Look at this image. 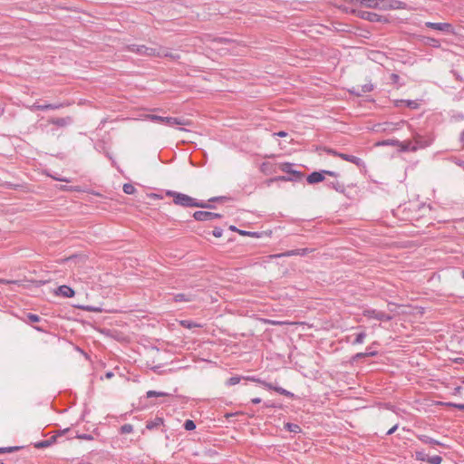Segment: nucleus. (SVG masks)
I'll return each mask as SVG.
<instances>
[{
    "mask_svg": "<svg viewBox=\"0 0 464 464\" xmlns=\"http://www.w3.org/2000/svg\"><path fill=\"white\" fill-rule=\"evenodd\" d=\"M165 50V53H167V55H161L160 57H169L173 60H177L179 58V54H176V53H172L170 52H169L167 49L163 48Z\"/></svg>",
    "mask_w": 464,
    "mask_h": 464,
    "instance_id": "47",
    "label": "nucleus"
},
{
    "mask_svg": "<svg viewBox=\"0 0 464 464\" xmlns=\"http://www.w3.org/2000/svg\"><path fill=\"white\" fill-rule=\"evenodd\" d=\"M238 234L241 236H248V237H256V238L261 237V233L256 232V231L238 230Z\"/></svg>",
    "mask_w": 464,
    "mask_h": 464,
    "instance_id": "29",
    "label": "nucleus"
},
{
    "mask_svg": "<svg viewBox=\"0 0 464 464\" xmlns=\"http://www.w3.org/2000/svg\"><path fill=\"white\" fill-rule=\"evenodd\" d=\"M454 162L456 165L462 167L464 169V161L459 159H455Z\"/></svg>",
    "mask_w": 464,
    "mask_h": 464,
    "instance_id": "58",
    "label": "nucleus"
},
{
    "mask_svg": "<svg viewBox=\"0 0 464 464\" xmlns=\"http://www.w3.org/2000/svg\"><path fill=\"white\" fill-rule=\"evenodd\" d=\"M261 385H262V386H264L265 388H266L267 390H272V391H275V392H276V389H277V387H278V386L274 385V384H273V383H271V382H266V381H264V380H263V382H262V384H261Z\"/></svg>",
    "mask_w": 464,
    "mask_h": 464,
    "instance_id": "40",
    "label": "nucleus"
},
{
    "mask_svg": "<svg viewBox=\"0 0 464 464\" xmlns=\"http://www.w3.org/2000/svg\"><path fill=\"white\" fill-rule=\"evenodd\" d=\"M241 380H244V376H237V375L232 376L229 379H227V381L226 382V384L227 386H234L236 384H238Z\"/></svg>",
    "mask_w": 464,
    "mask_h": 464,
    "instance_id": "26",
    "label": "nucleus"
},
{
    "mask_svg": "<svg viewBox=\"0 0 464 464\" xmlns=\"http://www.w3.org/2000/svg\"><path fill=\"white\" fill-rule=\"evenodd\" d=\"M122 190H123V192L125 194L132 195V194L135 193L136 188H135V187L132 184L126 183V184L123 185Z\"/></svg>",
    "mask_w": 464,
    "mask_h": 464,
    "instance_id": "30",
    "label": "nucleus"
},
{
    "mask_svg": "<svg viewBox=\"0 0 464 464\" xmlns=\"http://www.w3.org/2000/svg\"><path fill=\"white\" fill-rule=\"evenodd\" d=\"M260 169L265 174H271L276 171L273 164H271L270 162H263L260 167Z\"/></svg>",
    "mask_w": 464,
    "mask_h": 464,
    "instance_id": "22",
    "label": "nucleus"
},
{
    "mask_svg": "<svg viewBox=\"0 0 464 464\" xmlns=\"http://www.w3.org/2000/svg\"><path fill=\"white\" fill-rule=\"evenodd\" d=\"M19 281L16 280H6V279H0V284H18Z\"/></svg>",
    "mask_w": 464,
    "mask_h": 464,
    "instance_id": "55",
    "label": "nucleus"
},
{
    "mask_svg": "<svg viewBox=\"0 0 464 464\" xmlns=\"http://www.w3.org/2000/svg\"><path fill=\"white\" fill-rule=\"evenodd\" d=\"M226 198H227L226 197H213V198H209L207 203L210 204V203H213V202H222Z\"/></svg>",
    "mask_w": 464,
    "mask_h": 464,
    "instance_id": "49",
    "label": "nucleus"
},
{
    "mask_svg": "<svg viewBox=\"0 0 464 464\" xmlns=\"http://www.w3.org/2000/svg\"><path fill=\"white\" fill-rule=\"evenodd\" d=\"M56 440H57V436H52L51 438H49L46 440L49 441L50 442V446H52L53 443H55Z\"/></svg>",
    "mask_w": 464,
    "mask_h": 464,
    "instance_id": "61",
    "label": "nucleus"
},
{
    "mask_svg": "<svg viewBox=\"0 0 464 464\" xmlns=\"http://www.w3.org/2000/svg\"><path fill=\"white\" fill-rule=\"evenodd\" d=\"M290 175L291 176L289 177L291 179V181H300L304 177L301 171L295 169H293V172Z\"/></svg>",
    "mask_w": 464,
    "mask_h": 464,
    "instance_id": "31",
    "label": "nucleus"
},
{
    "mask_svg": "<svg viewBox=\"0 0 464 464\" xmlns=\"http://www.w3.org/2000/svg\"><path fill=\"white\" fill-rule=\"evenodd\" d=\"M244 380H246V381H251V382H256V383H259V384H262V382L263 380L260 379V378H257L256 376H244Z\"/></svg>",
    "mask_w": 464,
    "mask_h": 464,
    "instance_id": "46",
    "label": "nucleus"
},
{
    "mask_svg": "<svg viewBox=\"0 0 464 464\" xmlns=\"http://www.w3.org/2000/svg\"><path fill=\"white\" fill-rule=\"evenodd\" d=\"M338 157L341 158L343 160L352 162V163L355 164L358 167H363L364 166V161L361 158H359V157H356V156H353V155H350V154H346V153L338 154Z\"/></svg>",
    "mask_w": 464,
    "mask_h": 464,
    "instance_id": "16",
    "label": "nucleus"
},
{
    "mask_svg": "<svg viewBox=\"0 0 464 464\" xmlns=\"http://www.w3.org/2000/svg\"><path fill=\"white\" fill-rule=\"evenodd\" d=\"M325 179V169L320 171H313L306 178L309 184H315L324 181Z\"/></svg>",
    "mask_w": 464,
    "mask_h": 464,
    "instance_id": "9",
    "label": "nucleus"
},
{
    "mask_svg": "<svg viewBox=\"0 0 464 464\" xmlns=\"http://www.w3.org/2000/svg\"><path fill=\"white\" fill-rule=\"evenodd\" d=\"M48 447H50V442L47 441L46 440L34 443V448L36 449H44Z\"/></svg>",
    "mask_w": 464,
    "mask_h": 464,
    "instance_id": "37",
    "label": "nucleus"
},
{
    "mask_svg": "<svg viewBox=\"0 0 464 464\" xmlns=\"http://www.w3.org/2000/svg\"><path fill=\"white\" fill-rule=\"evenodd\" d=\"M183 427L186 430L191 431L196 429V423L192 420H186Z\"/></svg>",
    "mask_w": 464,
    "mask_h": 464,
    "instance_id": "34",
    "label": "nucleus"
},
{
    "mask_svg": "<svg viewBox=\"0 0 464 464\" xmlns=\"http://www.w3.org/2000/svg\"><path fill=\"white\" fill-rule=\"evenodd\" d=\"M69 122H71V118H57L53 121V124L61 127L67 125Z\"/></svg>",
    "mask_w": 464,
    "mask_h": 464,
    "instance_id": "28",
    "label": "nucleus"
},
{
    "mask_svg": "<svg viewBox=\"0 0 464 464\" xmlns=\"http://www.w3.org/2000/svg\"><path fill=\"white\" fill-rule=\"evenodd\" d=\"M399 78H400V77H399V75H398V74H396V73H392V80L394 82H396L399 80Z\"/></svg>",
    "mask_w": 464,
    "mask_h": 464,
    "instance_id": "63",
    "label": "nucleus"
},
{
    "mask_svg": "<svg viewBox=\"0 0 464 464\" xmlns=\"http://www.w3.org/2000/svg\"><path fill=\"white\" fill-rule=\"evenodd\" d=\"M358 14L362 19H364V20H367L370 22H382V16L376 13H373V12L359 11Z\"/></svg>",
    "mask_w": 464,
    "mask_h": 464,
    "instance_id": "12",
    "label": "nucleus"
},
{
    "mask_svg": "<svg viewBox=\"0 0 464 464\" xmlns=\"http://www.w3.org/2000/svg\"><path fill=\"white\" fill-rule=\"evenodd\" d=\"M63 103H44V104L34 103L32 106V110L44 111L47 110H57V109L63 108Z\"/></svg>",
    "mask_w": 464,
    "mask_h": 464,
    "instance_id": "14",
    "label": "nucleus"
},
{
    "mask_svg": "<svg viewBox=\"0 0 464 464\" xmlns=\"http://www.w3.org/2000/svg\"><path fill=\"white\" fill-rule=\"evenodd\" d=\"M18 449H19V447H3V448H0V454L1 453H10L14 450H17Z\"/></svg>",
    "mask_w": 464,
    "mask_h": 464,
    "instance_id": "42",
    "label": "nucleus"
},
{
    "mask_svg": "<svg viewBox=\"0 0 464 464\" xmlns=\"http://www.w3.org/2000/svg\"><path fill=\"white\" fill-rule=\"evenodd\" d=\"M291 181V179L289 176H277L276 178H273L270 179V182H273V181Z\"/></svg>",
    "mask_w": 464,
    "mask_h": 464,
    "instance_id": "45",
    "label": "nucleus"
},
{
    "mask_svg": "<svg viewBox=\"0 0 464 464\" xmlns=\"http://www.w3.org/2000/svg\"><path fill=\"white\" fill-rule=\"evenodd\" d=\"M293 164L290 162H284L279 164V169L285 173L291 174L293 172Z\"/></svg>",
    "mask_w": 464,
    "mask_h": 464,
    "instance_id": "24",
    "label": "nucleus"
},
{
    "mask_svg": "<svg viewBox=\"0 0 464 464\" xmlns=\"http://www.w3.org/2000/svg\"><path fill=\"white\" fill-rule=\"evenodd\" d=\"M261 401H261V399H260V398H258V397H256V398H253V399L251 400V402H252L253 404H258V403H260Z\"/></svg>",
    "mask_w": 464,
    "mask_h": 464,
    "instance_id": "62",
    "label": "nucleus"
},
{
    "mask_svg": "<svg viewBox=\"0 0 464 464\" xmlns=\"http://www.w3.org/2000/svg\"><path fill=\"white\" fill-rule=\"evenodd\" d=\"M399 140H384L382 141H380L378 142V145H382V146H394V145H397L399 144Z\"/></svg>",
    "mask_w": 464,
    "mask_h": 464,
    "instance_id": "36",
    "label": "nucleus"
},
{
    "mask_svg": "<svg viewBox=\"0 0 464 464\" xmlns=\"http://www.w3.org/2000/svg\"><path fill=\"white\" fill-rule=\"evenodd\" d=\"M76 438L79 440H93V436L91 434H87V433H78L76 435Z\"/></svg>",
    "mask_w": 464,
    "mask_h": 464,
    "instance_id": "38",
    "label": "nucleus"
},
{
    "mask_svg": "<svg viewBox=\"0 0 464 464\" xmlns=\"http://www.w3.org/2000/svg\"><path fill=\"white\" fill-rule=\"evenodd\" d=\"M276 392H278L279 394L285 395V396H286L288 398H291V399L295 398V395L293 392H289V391H287V390H285V389H284V388H282L280 386L277 387Z\"/></svg>",
    "mask_w": 464,
    "mask_h": 464,
    "instance_id": "32",
    "label": "nucleus"
},
{
    "mask_svg": "<svg viewBox=\"0 0 464 464\" xmlns=\"http://www.w3.org/2000/svg\"><path fill=\"white\" fill-rule=\"evenodd\" d=\"M362 315L370 319H376L383 322H389L392 319L391 314L372 308L364 309L362 311Z\"/></svg>",
    "mask_w": 464,
    "mask_h": 464,
    "instance_id": "5",
    "label": "nucleus"
},
{
    "mask_svg": "<svg viewBox=\"0 0 464 464\" xmlns=\"http://www.w3.org/2000/svg\"><path fill=\"white\" fill-rule=\"evenodd\" d=\"M166 195L173 198V202L181 207L185 208H214L215 207L211 204L207 203L204 200H198L187 194L177 192L174 190H167Z\"/></svg>",
    "mask_w": 464,
    "mask_h": 464,
    "instance_id": "2",
    "label": "nucleus"
},
{
    "mask_svg": "<svg viewBox=\"0 0 464 464\" xmlns=\"http://www.w3.org/2000/svg\"><path fill=\"white\" fill-rule=\"evenodd\" d=\"M56 295L63 296V297H72L75 294L74 290L66 285H60L56 290Z\"/></svg>",
    "mask_w": 464,
    "mask_h": 464,
    "instance_id": "17",
    "label": "nucleus"
},
{
    "mask_svg": "<svg viewBox=\"0 0 464 464\" xmlns=\"http://www.w3.org/2000/svg\"><path fill=\"white\" fill-rule=\"evenodd\" d=\"M372 90V84H365L362 86V92H371Z\"/></svg>",
    "mask_w": 464,
    "mask_h": 464,
    "instance_id": "56",
    "label": "nucleus"
},
{
    "mask_svg": "<svg viewBox=\"0 0 464 464\" xmlns=\"http://www.w3.org/2000/svg\"><path fill=\"white\" fill-rule=\"evenodd\" d=\"M126 51L144 56H161L167 55L163 47L151 48L143 44H128Z\"/></svg>",
    "mask_w": 464,
    "mask_h": 464,
    "instance_id": "3",
    "label": "nucleus"
},
{
    "mask_svg": "<svg viewBox=\"0 0 464 464\" xmlns=\"http://www.w3.org/2000/svg\"><path fill=\"white\" fill-rule=\"evenodd\" d=\"M431 139H424L420 135H416L414 137V144L412 145L411 151L427 148L431 144Z\"/></svg>",
    "mask_w": 464,
    "mask_h": 464,
    "instance_id": "8",
    "label": "nucleus"
},
{
    "mask_svg": "<svg viewBox=\"0 0 464 464\" xmlns=\"http://www.w3.org/2000/svg\"><path fill=\"white\" fill-rule=\"evenodd\" d=\"M366 337V333L364 331H362L358 333L354 338V340L352 342L353 345L361 344L364 342V339Z\"/></svg>",
    "mask_w": 464,
    "mask_h": 464,
    "instance_id": "25",
    "label": "nucleus"
},
{
    "mask_svg": "<svg viewBox=\"0 0 464 464\" xmlns=\"http://www.w3.org/2000/svg\"><path fill=\"white\" fill-rule=\"evenodd\" d=\"M448 407L456 408L461 411H464V403H455V402H447L445 403Z\"/></svg>",
    "mask_w": 464,
    "mask_h": 464,
    "instance_id": "41",
    "label": "nucleus"
},
{
    "mask_svg": "<svg viewBox=\"0 0 464 464\" xmlns=\"http://www.w3.org/2000/svg\"><path fill=\"white\" fill-rule=\"evenodd\" d=\"M377 351L372 350V347H367L366 351L364 352V354L366 357H373L377 355Z\"/></svg>",
    "mask_w": 464,
    "mask_h": 464,
    "instance_id": "44",
    "label": "nucleus"
},
{
    "mask_svg": "<svg viewBox=\"0 0 464 464\" xmlns=\"http://www.w3.org/2000/svg\"><path fill=\"white\" fill-rule=\"evenodd\" d=\"M214 41L217 43H219V44H227V43L231 42L229 39L225 38V37H218V38H216Z\"/></svg>",
    "mask_w": 464,
    "mask_h": 464,
    "instance_id": "51",
    "label": "nucleus"
},
{
    "mask_svg": "<svg viewBox=\"0 0 464 464\" xmlns=\"http://www.w3.org/2000/svg\"><path fill=\"white\" fill-rule=\"evenodd\" d=\"M181 325L186 327V328H188V329H191L195 326H198L197 324L191 322V321H188V320H183L180 322Z\"/></svg>",
    "mask_w": 464,
    "mask_h": 464,
    "instance_id": "39",
    "label": "nucleus"
},
{
    "mask_svg": "<svg viewBox=\"0 0 464 464\" xmlns=\"http://www.w3.org/2000/svg\"><path fill=\"white\" fill-rule=\"evenodd\" d=\"M169 394L163 392H157V391H148L146 393L147 398H153V397H165L169 396Z\"/></svg>",
    "mask_w": 464,
    "mask_h": 464,
    "instance_id": "27",
    "label": "nucleus"
},
{
    "mask_svg": "<svg viewBox=\"0 0 464 464\" xmlns=\"http://www.w3.org/2000/svg\"><path fill=\"white\" fill-rule=\"evenodd\" d=\"M311 252H313V249H311V248H307V247L297 248V249L288 250L285 253L278 255V256H304L307 254H310Z\"/></svg>",
    "mask_w": 464,
    "mask_h": 464,
    "instance_id": "13",
    "label": "nucleus"
},
{
    "mask_svg": "<svg viewBox=\"0 0 464 464\" xmlns=\"http://www.w3.org/2000/svg\"><path fill=\"white\" fill-rule=\"evenodd\" d=\"M52 178L58 181H64V182H70L71 180L66 178H60L58 176H52Z\"/></svg>",
    "mask_w": 464,
    "mask_h": 464,
    "instance_id": "57",
    "label": "nucleus"
},
{
    "mask_svg": "<svg viewBox=\"0 0 464 464\" xmlns=\"http://www.w3.org/2000/svg\"><path fill=\"white\" fill-rule=\"evenodd\" d=\"M354 7H365L381 11L405 8L406 4L399 0H349Z\"/></svg>",
    "mask_w": 464,
    "mask_h": 464,
    "instance_id": "1",
    "label": "nucleus"
},
{
    "mask_svg": "<svg viewBox=\"0 0 464 464\" xmlns=\"http://www.w3.org/2000/svg\"><path fill=\"white\" fill-rule=\"evenodd\" d=\"M27 318L31 323H37L40 321V316L35 314H28Z\"/></svg>",
    "mask_w": 464,
    "mask_h": 464,
    "instance_id": "43",
    "label": "nucleus"
},
{
    "mask_svg": "<svg viewBox=\"0 0 464 464\" xmlns=\"http://www.w3.org/2000/svg\"><path fill=\"white\" fill-rule=\"evenodd\" d=\"M163 418L156 417L154 420H148L146 423V429L151 430L163 425Z\"/></svg>",
    "mask_w": 464,
    "mask_h": 464,
    "instance_id": "18",
    "label": "nucleus"
},
{
    "mask_svg": "<svg viewBox=\"0 0 464 464\" xmlns=\"http://www.w3.org/2000/svg\"><path fill=\"white\" fill-rule=\"evenodd\" d=\"M325 151H326L328 154H330V155H334V156H336V157H338V154H342V152H338V151H336V150H333V149H327V150H325Z\"/></svg>",
    "mask_w": 464,
    "mask_h": 464,
    "instance_id": "53",
    "label": "nucleus"
},
{
    "mask_svg": "<svg viewBox=\"0 0 464 464\" xmlns=\"http://www.w3.org/2000/svg\"><path fill=\"white\" fill-rule=\"evenodd\" d=\"M264 406L266 408H275L276 407V405L272 401H265L264 402Z\"/></svg>",
    "mask_w": 464,
    "mask_h": 464,
    "instance_id": "59",
    "label": "nucleus"
},
{
    "mask_svg": "<svg viewBox=\"0 0 464 464\" xmlns=\"http://www.w3.org/2000/svg\"><path fill=\"white\" fill-rule=\"evenodd\" d=\"M285 429L293 433H300L302 431L301 427L296 423L286 422L285 423Z\"/></svg>",
    "mask_w": 464,
    "mask_h": 464,
    "instance_id": "21",
    "label": "nucleus"
},
{
    "mask_svg": "<svg viewBox=\"0 0 464 464\" xmlns=\"http://www.w3.org/2000/svg\"><path fill=\"white\" fill-rule=\"evenodd\" d=\"M442 462V458L439 455L429 456L427 463L429 464H440Z\"/></svg>",
    "mask_w": 464,
    "mask_h": 464,
    "instance_id": "33",
    "label": "nucleus"
},
{
    "mask_svg": "<svg viewBox=\"0 0 464 464\" xmlns=\"http://www.w3.org/2000/svg\"><path fill=\"white\" fill-rule=\"evenodd\" d=\"M412 145L411 142H408L406 144H402L401 145V150L403 151H409V150H411V148H412Z\"/></svg>",
    "mask_w": 464,
    "mask_h": 464,
    "instance_id": "50",
    "label": "nucleus"
},
{
    "mask_svg": "<svg viewBox=\"0 0 464 464\" xmlns=\"http://www.w3.org/2000/svg\"><path fill=\"white\" fill-rule=\"evenodd\" d=\"M223 216L219 213L210 212V211H204V210H198L194 212L193 218L197 221H211L216 218H221Z\"/></svg>",
    "mask_w": 464,
    "mask_h": 464,
    "instance_id": "7",
    "label": "nucleus"
},
{
    "mask_svg": "<svg viewBox=\"0 0 464 464\" xmlns=\"http://www.w3.org/2000/svg\"><path fill=\"white\" fill-rule=\"evenodd\" d=\"M132 431H133V426L129 423L122 425L120 429V432L121 434H129V433H131Z\"/></svg>",
    "mask_w": 464,
    "mask_h": 464,
    "instance_id": "35",
    "label": "nucleus"
},
{
    "mask_svg": "<svg viewBox=\"0 0 464 464\" xmlns=\"http://www.w3.org/2000/svg\"><path fill=\"white\" fill-rule=\"evenodd\" d=\"M195 298H196V295L192 293H179V294L173 295V301L176 303H179V302L188 303V302L194 301Z\"/></svg>",
    "mask_w": 464,
    "mask_h": 464,
    "instance_id": "15",
    "label": "nucleus"
},
{
    "mask_svg": "<svg viewBox=\"0 0 464 464\" xmlns=\"http://www.w3.org/2000/svg\"><path fill=\"white\" fill-rule=\"evenodd\" d=\"M393 103H394V106L397 108L401 107V106H406L410 109L416 110L420 107V103L415 100L400 99V100H395L393 102Z\"/></svg>",
    "mask_w": 464,
    "mask_h": 464,
    "instance_id": "10",
    "label": "nucleus"
},
{
    "mask_svg": "<svg viewBox=\"0 0 464 464\" xmlns=\"http://www.w3.org/2000/svg\"><path fill=\"white\" fill-rule=\"evenodd\" d=\"M422 42L425 45H428V46H430L433 48H440L441 45L440 41L439 39H436L433 37H429V36L424 37Z\"/></svg>",
    "mask_w": 464,
    "mask_h": 464,
    "instance_id": "20",
    "label": "nucleus"
},
{
    "mask_svg": "<svg viewBox=\"0 0 464 464\" xmlns=\"http://www.w3.org/2000/svg\"><path fill=\"white\" fill-rule=\"evenodd\" d=\"M414 458L418 461L427 462L429 455L425 453L423 450H416L414 453Z\"/></svg>",
    "mask_w": 464,
    "mask_h": 464,
    "instance_id": "23",
    "label": "nucleus"
},
{
    "mask_svg": "<svg viewBox=\"0 0 464 464\" xmlns=\"http://www.w3.org/2000/svg\"><path fill=\"white\" fill-rule=\"evenodd\" d=\"M366 357L364 353H358L353 356V359L358 360Z\"/></svg>",
    "mask_w": 464,
    "mask_h": 464,
    "instance_id": "60",
    "label": "nucleus"
},
{
    "mask_svg": "<svg viewBox=\"0 0 464 464\" xmlns=\"http://www.w3.org/2000/svg\"><path fill=\"white\" fill-rule=\"evenodd\" d=\"M398 424H395L393 427H392L387 432H386V435L389 436V435H392L393 434L397 429H398Z\"/></svg>",
    "mask_w": 464,
    "mask_h": 464,
    "instance_id": "52",
    "label": "nucleus"
},
{
    "mask_svg": "<svg viewBox=\"0 0 464 464\" xmlns=\"http://www.w3.org/2000/svg\"><path fill=\"white\" fill-rule=\"evenodd\" d=\"M417 438L419 440H420L421 442L425 443V444H428V445H430L431 447H434V446H441V447H444V448H448L447 445H445L444 443L428 436V435H425V434H419L417 435Z\"/></svg>",
    "mask_w": 464,
    "mask_h": 464,
    "instance_id": "11",
    "label": "nucleus"
},
{
    "mask_svg": "<svg viewBox=\"0 0 464 464\" xmlns=\"http://www.w3.org/2000/svg\"><path fill=\"white\" fill-rule=\"evenodd\" d=\"M325 175H328V176H331V177H334V178L339 177V173L338 172L332 171V170H326V169H325Z\"/></svg>",
    "mask_w": 464,
    "mask_h": 464,
    "instance_id": "54",
    "label": "nucleus"
},
{
    "mask_svg": "<svg viewBox=\"0 0 464 464\" xmlns=\"http://www.w3.org/2000/svg\"><path fill=\"white\" fill-rule=\"evenodd\" d=\"M144 120L158 122L166 126L188 125L189 121L179 117H163L156 114H146Z\"/></svg>",
    "mask_w": 464,
    "mask_h": 464,
    "instance_id": "4",
    "label": "nucleus"
},
{
    "mask_svg": "<svg viewBox=\"0 0 464 464\" xmlns=\"http://www.w3.org/2000/svg\"><path fill=\"white\" fill-rule=\"evenodd\" d=\"M425 26L433 30L440 31L448 34L455 35L456 31L454 26L450 23H433L426 22Z\"/></svg>",
    "mask_w": 464,
    "mask_h": 464,
    "instance_id": "6",
    "label": "nucleus"
},
{
    "mask_svg": "<svg viewBox=\"0 0 464 464\" xmlns=\"http://www.w3.org/2000/svg\"><path fill=\"white\" fill-rule=\"evenodd\" d=\"M328 188L334 189L335 191L339 193H344L345 187L343 184L340 183L339 181H327L325 184Z\"/></svg>",
    "mask_w": 464,
    "mask_h": 464,
    "instance_id": "19",
    "label": "nucleus"
},
{
    "mask_svg": "<svg viewBox=\"0 0 464 464\" xmlns=\"http://www.w3.org/2000/svg\"><path fill=\"white\" fill-rule=\"evenodd\" d=\"M212 235L215 237H221L223 235V229L221 227H215L214 230L212 231Z\"/></svg>",
    "mask_w": 464,
    "mask_h": 464,
    "instance_id": "48",
    "label": "nucleus"
},
{
    "mask_svg": "<svg viewBox=\"0 0 464 464\" xmlns=\"http://www.w3.org/2000/svg\"><path fill=\"white\" fill-rule=\"evenodd\" d=\"M113 375H114V373L112 372H107L105 373V378L106 379H111Z\"/></svg>",
    "mask_w": 464,
    "mask_h": 464,
    "instance_id": "64",
    "label": "nucleus"
}]
</instances>
